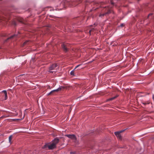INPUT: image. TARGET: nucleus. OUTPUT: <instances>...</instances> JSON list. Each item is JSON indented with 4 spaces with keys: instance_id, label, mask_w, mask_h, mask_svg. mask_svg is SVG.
Wrapping results in <instances>:
<instances>
[{
    "instance_id": "nucleus-1",
    "label": "nucleus",
    "mask_w": 154,
    "mask_h": 154,
    "mask_svg": "<svg viewBox=\"0 0 154 154\" xmlns=\"http://www.w3.org/2000/svg\"><path fill=\"white\" fill-rule=\"evenodd\" d=\"M103 11H104V13H101L100 14L99 16L100 17H103L104 16L106 15L107 14H108L111 12V9L109 7H105V8H104L103 10Z\"/></svg>"
},
{
    "instance_id": "nucleus-2",
    "label": "nucleus",
    "mask_w": 154,
    "mask_h": 154,
    "mask_svg": "<svg viewBox=\"0 0 154 154\" xmlns=\"http://www.w3.org/2000/svg\"><path fill=\"white\" fill-rule=\"evenodd\" d=\"M84 0H79V1H68L67 2L68 4L72 6H75L77 5L79 3L85 2Z\"/></svg>"
},
{
    "instance_id": "nucleus-3",
    "label": "nucleus",
    "mask_w": 154,
    "mask_h": 154,
    "mask_svg": "<svg viewBox=\"0 0 154 154\" xmlns=\"http://www.w3.org/2000/svg\"><path fill=\"white\" fill-rule=\"evenodd\" d=\"M61 46L63 51L66 52L68 51L70 47L68 43H63L62 45Z\"/></svg>"
},
{
    "instance_id": "nucleus-4",
    "label": "nucleus",
    "mask_w": 154,
    "mask_h": 154,
    "mask_svg": "<svg viewBox=\"0 0 154 154\" xmlns=\"http://www.w3.org/2000/svg\"><path fill=\"white\" fill-rule=\"evenodd\" d=\"M48 147L49 149H52L56 147V146L52 143L50 144H46L43 146V148H46Z\"/></svg>"
},
{
    "instance_id": "nucleus-5",
    "label": "nucleus",
    "mask_w": 154,
    "mask_h": 154,
    "mask_svg": "<svg viewBox=\"0 0 154 154\" xmlns=\"http://www.w3.org/2000/svg\"><path fill=\"white\" fill-rule=\"evenodd\" d=\"M64 88L63 87L61 86L59 88H57V89H55V90H54L53 91H52L48 93L47 94V95H52L54 92L58 91H60V90H61V89H64Z\"/></svg>"
},
{
    "instance_id": "nucleus-6",
    "label": "nucleus",
    "mask_w": 154,
    "mask_h": 154,
    "mask_svg": "<svg viewBox=\"0 0 154 154\" xmlns=\"http://www.w3.org/2000/svg\"><path fill=\"white\" fill-rule=\"evenodd\" d=\"M1 35L2 37H3V38L2 39H3V41L4 43L7 42L9 40V39L10 38L9 37H7V38L6 39H5L4 38L5 37H7V35L6 33H2V34Z\"/></svg>"
},
{
    "instance_id": "nucleus-7",
    "label": "nucleus",
    "mask_w": 154,
    "mask_h": 154,
    "mask_svg": "<svg viewBox=\"0 0 154 154\" xmlns=\"http://www.w3.org/2000/svg\"><path fill=\"white\" fill-rule=\"evenodd\" d=\"M14 109L13 110H11L12 112H10V116H15L18 115V112H17V110L15 109Z\"/></svg>"
},
{
    "instance_id": "nucleus-8",
    "label": "nucleus",
    "mask_w": 154,
    "mask_h": 154,
    "mask_svg": "<svg viewBox=\"0 0 154 154\" xmlns=\"http://www.w3.org/2000/svg\"><path fill=\"white\" fill-rule=\"evenodd\" d=\"M124 131L125 130H122L120 131L115 132V134L118 138L121 139H122V137L120 134V133Z\"/></svg>"
},
{
    "instance_id": "nucleus-9",
    "label": "nucleus",
    "mask_w": 154,
    "mask_h": 154,
    "mask_svg": "<svg viewBox=\"0 0 154 154\" xmlns=\"http://www.w3.org/2000/svg\"><path fill=\"white\" fill-rule=\"evenodd\" d=\"M58 66V65L56 63H54L51 65L49 67V70H53L55 69V68Z\"/></svg>"
},
{
    "instance_id": "nucleus-10",
    "label": "nucleus",
    "mask_w": 154,
    "mask_h": 154,
    "mask_svg": "<svg viewBox=\"0 0 154 154\" xmlns=\"http://www.w3.org/2000/svg\"><path fill=\"white\" fill-rule=\"evenodd\" d=\"M66 136L73 140H76L75 136L74 134H67L66 135Z\"/></svg>"
},
{
    "instance_id": "nucleus-11",
    "label": "nucleus",
    "mask_w": 154,
    "mask_h": 154,
    "mask_svg": "<svg viewBox=\"0 0 154 154\" xmlns=\"http://www.w3.org/2000/svg\"><path fill=\"white\" fill-rule=\"evenodd\" d=\"M59 139L57 138H55L52 142V143L56 146V145L59 143Z\"/></svg>"
},
{
    "instance_id": "nucleus-12",
    "label": "nucleus",
    "mask_w": 154,
    "mask_h": 154,
    "mask_svg": "<svg viewBox=\"0 0 154 154\" xmlns=\"http://www.w3.org/2000/svg\"><path fill=\"white\" fill-rule=\"evenodd\" d=\"M80 65H77V66H76L75 67V68L73 70H72V71H71V72H70V74L71 75H74V71H75V69L77 68H78V67H79L80 66Z\"/></svg>"
},
{
    "instance_id": "nucleus-13",
    "label": "nucleus",
    "mask_w": 154,
    "mask_h": 154,
    "mask_svg": "<svg viewBox=\"0 0 154 154\" xmlns=\"http://www.w3.org/2000/svg\"><path fill=\"white\" fill-rule=\"evenodd\" d=\"M3 92L4 93V94H5V100H6L7 99V93L6 91H3Z\"/></svg>"
},
{
    "instance_id": "nucleus-14",
    "label": "nucleus",
    "mask_w": 154,
    "mask_h": 154,
    "mask_svg": "<svg viewBox=\"0 0 154 154\" xmlns=\"http://www.w3.org/2000/svg\"><path fill=\"white\" fill-rule=\"evenodd\" d=\"M20 119H10V122H11L12 121H17L18 120H19Z\"/></svg>"
},
{
    "instance_id": "nucleus-15",
    "label": "nucleus",
    "mask_w": 154,
    "mask_h": 154,
    "mask_svg": "<svg viewBox=\"0 0 154 154\" xmlns=\"http://www.w3.org/2000/svg\"><path fill=\"white\" fill-rule=\"evenodd\" d=\"M12 24L14 26H16V22L15 20L12 21Z\"/></svg>"
},
{
    "instance_id": "nucleus-16",
    "label": "nucleus",
    "mask_w": 154,
    "mask_h": 154,
    "mask_svg": "<svg viewBox=\"0 0 154 154\" xmlns=\"http://www.w3.org/2000/svg\"><path fill=\"white\" fill-rule=\"evenodd\" d=\"M117 96L114 97L112 98H111L109 99V100H112L115 99Z\"/></svg>"
},
{
    "instance_id": "nucleus-17",
    "label": "nucleus",
    "mask_w": 154,
    "mask_h": 154,
    "mask_svg": "<svg viewBox=\"0 0 154 154\" xmlns=\"http://www.w3.org/2000/svg\"><path fill=\"white\" fill-rule=\"evenodd\" d=\"M94 30V29L93 28H92L91 30H90L89 31V32L90 33V34H91V32L93 31Z\"/></svg>"
},
{
    "instance_id": "nucleus-18",
    "label": "nucleus",
    "mask_w": 154,
    "mask_h": 154,
    "mask_svg": "<svg viewBox=\"0 0 154 154\" xmlns=\"http://www.w3.org/2000/svg\"><path fill=\"white\" fill-rule=\"evenodd\" d=\"M28 41H27L25 42H24L23 43V45H25L27 42H28Z\"/></svg>"
},
{
    "instance_id": "nucleus-19",
    "label": "nucleus",
    "mask_w": 154,
    "mask_h": 154,
    "mask_svg": "<svg viewBox=\"0 0 154 154\" xmlns=\"http://www.w3.org/2000/svg\"><path fill=\"white\" fill-rule=\"evenodd\" d=\"M110 1V2L111 3V4L112 5H114V3L112 2V0H109Z\"/></svg>"
},
{
    "instance_id": "nucleus-20",
    "label": "nucleus",
    "mask_w": 154,
    "mask_h": 154,
    "mask_svg": "<svg viewBox=\"0 0 154 154\" xmlns=\"http://www.w3.org/2000/svg\"><path fill=\"white\" fill-rule=\"evenodd\" d=\"M20 20H19L21 22L23 23V19H20Z\"/></svg>"
},
{
    "instance_id": "nucleus-21",
    "label": "nucleus",
    "mask_w": 154,
    "mask_h": 154,
    "mask_svg": "<svg viewBox=\"0 0 154 154\" xmlns=\"http://www.w3.org/2000/svg\"><path fill=\"white\" fill-rule=\"evenodd\" d=\"M121 26V27H123L124 26V25L123 24H121V25H120V26Z\"/></svg>"
},
{
    "instance_id": "nucleus-22",
    "label": "nucleus",
    "mask_w": 154,
    "mask_h": 154,
    "mask_svg": "<svg viewBox=\"0 0 154 154\" xmlns=\"http://www.w3.org/2000/svg\"><path fill=\"white\" fill-rule=\"evenodd\" d=\"M11 137H12V136H10V144H11Z\"/></svg>"
},
{
    "instance_id": "nucleus-23",
    "label": "nucleus",
    "mask_w": 154,
    "mask_h": 154,
    "mask_svg": "<svg viewBox=\"0 0 154 154\" xmlns=\"http://www.w3.org/2000/svg\"><path fill=\"white\" fill-rule=\"evenodd\" d=\"M72 109V108L71 107L69 109V111L70 112Z\"/></svg>"
},
{
    "instance_id": "nucleus-24",
    "label": "nucleus",
    "mask_w": 154,
    "mask_h": 154,
    "mask_svg": "<svg viewBox=\"0 0 154 154\" xmlns=\"http://www.w3.org/2000/svg\"><path fill=\"white\" fill-rule=\"evenodd\" d=\"M152 14H149L148 17L150 15H152Z\"/></svg>"
},
{
    "instance_id": "nucleus-25",
    "label": "nucleus",
    "mask_w": 154,
    "mask_h": 154,
    "mask_svg": "<svg viewBox=\"0 0 154 154\" xmlns=\"http://www.w3.org/2000/svg\"><path fill=\"white\" fill-rule=\"evenodd\" d=\"M152 99L154 100V95H153L152 96Z\"/></svg>"
},
{
    "instance_id": "nucleus-26",
    "label": "nucleus",
    "mask_w": 154,
    "mask_h": 154,
    "mask_svg": "<svg viewBox=\"0 0 154 154\" xmlns=\"http://www.w3.org/2000/svg\"><path fill=\"white\" fill-rule=\"evenodd\" d=\"M8 139H9V141H10V136L8 137Z\"/></svg>"
},
{
    "instance_id": "nucleus-27",
    "label": "nucleus",
    "mask_w": 154,
    "mask_h": 154,
    "mask_svg": "<svg viewBox=\"0 0 154 154\" xmlns=\"http://www.w3.org/2000/svg\"><path fill=\"white\" fill-rule=\"evenodd\" d=\"M49 72H51V73H52V72H53V71H49Z\"/></svg>"
},
{
    "instance_id": "nucleus-28",
    "label": "nucleus",
    "mask_w": 154,
    "mask_h": 154,
    "mask_svg": "<svg viewBox=\"0 0 154 154\" xmlns=\"http://www.w3.org/2000/svg\"><path fill=\"white\" fill-rule=\"evenodd\" d=\"M13 36H12V37H11V36H10V38H13Z\"/></svg>"
},
{
    "instance_id": "nucleus-29",
    "label": "nucleus",
    "mask_w": 154,
    "mask_h": 154,
    "mask_svg": "<svg viewBox=\"0 0 154 154\" xmlns=\"http://www.w3.org/2000/svg\"><path fill=\"white\" fill-rule=\"evenodd\" d=\"M71 154H74L73 153H71Z\"/></svg>"
}]
</instances>
